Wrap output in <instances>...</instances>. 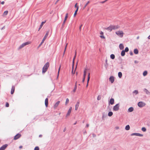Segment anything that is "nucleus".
<instances>
[{
  "instance_id": "nucleus-33",
  "label": "nucleus",
  "mask_w": 150,
  "mask_h": 150,
  "mask_svg": "<svg viewBox=\"0 0 150 150\" xmlns=\"http://www.w3.org/2000/svg\"><path fill=\"white\" fill-rule=\"evenodd\" d=\"M90 73H88V79H87V82L88 83L89 80H90Z\"/></svg>"
},
{
  "instance_id": "nucleus-15",
  "label": "nucleus",
  "mask_w": 150,
  "mask_h": 150,
  "mask_svg": "<svg viewBox=\"0 0 150 150\" xmlns=\"http://www.w3.org/2000/svg\"><path fill=\"white\" fill-rule=\"evenodd\" d=\"M112 27L111 26V25H110L108 27L105 28V29L106 30H107L109 31H111L112 30Z\"/></svg>"
},
{
  "instance_id": "nucleus-61",
  "label": "nucleus",
  "mask_w": 150,
  "mask_h": 150,
  "mask_svg": "<svg viewBox=\"0 0 150 150\" xmlns=\"http://www.w3.org/2000/svg\"><path fill=\"white\" fill-rule=\"evenodd\" d=\"M5 28V26H4L1 28V30H3Z\"/></svg>"
},
{
  "instance_id": "nucleus-48",
  "label": "nucleus",
  "mask_w": 150,
  "mask_h": 150,
  "mask_svg": "<svg viewBox=\"0 0 150 150\" xmlns=\"http://www.w3.org/2000/svg\"><path fill=\"white\" fill-rule=\"evenodd\" d=\"M129 54L131 55H133V53L132 52V51H130L129 52Z\"/></svg>"
},
{
  "instance_id": "nucleus-32",
  "label": "nucleus",
  "mask_w": 150,
  "mask_h": 150,
  "mask_svg": "<svg viewBox=\"0 0 150 150\" xmlns=\"http://www.w3.org/2000/svg\"><path fill=\"white\" fill-rule=\"evenodd\" d=\"M113 115V112L112 111H110L108 113V115L109 117Z\"/></svg>"
},
{
  "instance_id": "nucleus-52",
  "label": "nucleus",
  "mask_w": 150,
  "mask_h": 150,
  "mask_svg": "<svg viewBox=\"0 0 150 150\" xmlns=\"http://www.w3.org/2000/svg\"><path fill=\"white\" fill-rule=\"evenodd\" d=\"M82 26V25H81V26L79 27V29L80 31H81V27Z\"/></svg>"
},
{
  "instance_id": "nucleus-31",
  "label": "nucleus",
  "mask_w": 150,
  "mask_h": 150,
  "mask_svg": "<svg viewBox=\"0 0 150 150\" xmlns=\"http://www.w3.org/2000/svg\"><path fill=\"white\" fill-rule=\"evenodd\" d=\"M110 57L112 59H113L115 58V55L113 54H112L110 55Z\"/></svg>"
},
{
  "instance_id": "nucleus-11",
  "label": "nucleus",
  "mask_w": 150,
  "mask_h": 150,
  "mask_svg": "<svg viewBox=\"0 0 150 150\" xmlns=\"http://www.w3.org/2000/svg\"><path fill=\"white\" fill-rule=\"evenodd\" d=\"M109 80L111 83H113L115 80L114 78L112 76H110L109 78Z\"/></svg>"
},
{
  "instance_id": "nucleus-19",
  "label": "nucleus",
  "mask_w": 150,
  "mask_h": 150,
  "mask_svg": "<svg viewBox=\"0 0 150 150\" xmlns=\"http://www.w3.org/2000/svg\"><path fill=\"white\" fill-rule=\"evenodd\" d=\"M114 102V100L113 98H111L110 99V101L109 102V103H110L111 105H113Z\"/></svg>"
},
{
  "instance_id": "nucleus-14",
  "label": "nucleus",
  "mask_w": 150,
  "mask_h": 150,
  "mask_svg": "<svg viewBox=\"0 0 150 150\" xmlns=\"http://www.w3.org/2000/svg\"><path fill=\"white\" fill-rule=\"evenodd\" d=\"M72 110V107H70L69 108V109L68 112L66 115V117H67L68 116H69L70 115V113H71Z\"/></svg>"
},
{
  "instance_id": "nucleus-17",
  "label": "nucleus",
  "mask_w": 150,
  "mask_h": 150,
  "mask_svg": "<svg viewBox=\"0 0 150 150\" xmlns=\"http://www.w3.org/2000/svg\"><path fill=\"white\" fill-rule=\"evenodd\" d=\"M60 102L59 101H58L54 105V108H56L59 104Z\"/></svg>"
},
{
  "instance_id": "nucleus-55",
  "label": "nucleus",
  "mask_w": 150,
  "mask_h": 150,
  "mask_svg": "<svg viewBox=\"0 0 150 150\" xmlns=\"http://www.w3.org/2000/svg\"><path fill=\"white\" fill-rule=\"evenodd\" d=\"M86 69H85V70L84 71V72H83V74H86Z\"/></svg>"
},
{
  "instance_id": "nucleus-40",
  "label": "nucleus",
  "mask_w": 150,
  "mask_h": 150,
  "mask_svg": "<svg viewBox=\"0 0 150 150\" xmlns=\"http://www.w3.org/2000/svg\"><path fill=\"white\" fill-rule=\"evenodd\" d=\"M90 3V2L89 1H88V2L86 3V4L85 5L84 7L83 8V9H84L86 6H87V5Z\"/></svg>"
},
{
  "instance_id": "nucleus-16",
  "label": "nucleus",
  "mask_w": 150,
  "mask_h": 150,
  "mask_svg": "<svg viewBox=\"0 0 150 150\" xmlns=\"http://www.w3.org/2000/svg\"><path fill=\"white\" fill-rule=\"evenodd\" d=\"M48 104V100L47 98H46L45 100V106L47 107Z\"/></svg>"
},
{
  "instance_id": "nucleus-54",
  "label": "nucleus",
  "mask_w": 150,
  "mask_h": 150,
  "mask_svg": "<svg viewBox=\"0 0 150 150\" xmlns=\"http://www.w3.org/2000/svg\"><path fill=\"white\" fill-rule=\"evenodd\" d=\"M67 44L65 46V49H64V52H65V51L66 50V48H67Z\"/></svg>"
},
{
  "instance_id": "nucleus-58",
  "label": "nucleus",
  "mask_w": 150,
  "mask_h": 150,
  "mask_svg": "<svg viewBox=\"0 0 150 150\" xmlns=\"http://www.w3.org/2000/svg\"><path fill=\"white\" fill-rule=\"evenodd\" d=\"M86 74H83V77H85L86 78Z\"/></svg>"
},
{
  "instance_id": "nucleus-36",
  "label": "nucleus",
  "mask_w": 150,
  "mask_h": 150,
  "mask_svg": "<svg viewBox=\"0 0 150 150\" xmlns=\"http://www.w3.org/2000/svg\"><path fill=\"white\" fill-rule=\"evenodd\" d=\"M133 93H135L136 95H137L138 93V91L137 90H135L133 91Z\"/></svg>"
},
{
  "instance_id": "nucleus-39",
  "label": "nucleus",
  "mask_w": 150,
  "mask_h": 150,
  "mask_svg": "<svg viewBox=\"0 0 150 150\" xmlns=\"http://www.w3.org/2000/svg\"><path fill=\"white\" fill-rule=\"evenodd\" d=\"M142 130L144 132H145L146 131V129L145 127H142Z\"/></svg>"
},
{
  "instance_id": "nucleus-10",
  "label": "nucleus",
  "mask_w": 150,
  "mask_h": 150,
  "mask_svg": "<svg viewBox=\"0 0 150 150\" xmlns=\"http://www.w3.org/2000/svg\"><path fill=\"white\" fill-rule=\"evenodd\" d=\"M80 102L79 100H77V102L75 106V110H77L78 109V108L79 106Z\"/></svg>"
},
{
  "instance_id": "nucleus-50",
  "label": "nucleus",
  "mask_w": 150,
  "mask_h": 150,
  "mask_svg": "<svg viewBox=\"0 0 150 150\" xmlns=\"http://www.w3.org/2000/svg\"><path fill=\"white\" fill-rule=\"evenodd\" d=\"M100 37L102 38H103V39H104L105 38V37L104 36V35H100Z\"/></svg>"
},
{
  "instance_id": "nucleus-59",
  "label": "nucleus",
  "mask_w": 150,
  "mask_h": 150,
  "mask_svg": "<svg viewBox=\"0 0 150 150\" xmlns=\"http://www.w3.org/2000/svg\"><path fill=\"white\" fill-rule=\"evenodd\" d=\"M66 20H64L63 22V24H65V22L66 21Z\"/></svg>"
},
{
  "instance_id": "nucleus-56",
  "label": "nucleus",
  "mask_w": 150,
  "mask_h": 150,
  "mask_svg": "<svg viewBox=\"0 0 150 150\" xmlns=\"http://www.w3.org/2000/svg\"><path fill=\"white\" fill-rule=\"evenodd\" d=\"M100 35H103V32H102V31H101V32H100Z\"/></svg>"
},
{
  "instance_id": "nucleus-62",
  "label": "nucleus",
  "mask_w": 150,
  "mask_h": 150,
  "mask_svg": "<svg viewBox=\"0 0 150 150\" xmlns=\"http://www.w3.org/2000/svg\"><path fill=\"white\" fill-rule=\"evenodd\" d=\"M64 24H63V23L62 24V28L64 27Z\"/></svg>"
},
{
  "instance_id": "nucleus-8",
  "label": "nucleus",
  "mask_w": 150,
  "mask_h": 150,
  "mask_svg": "<svg viewBox=\"0 0 150 150\" xmlns=\"http://www.w3.org/2000/svg\"><path fill=\"white\" fill-rule=\"evenodd\" d=\"M21 135L20 134L18 133L14 137L13 139L15 140L21 137Z\"/></svg>"
},
{
  "instance_id": "nucleus-3",
  "label": "nucleus",
  "mask_w": 150,
  "mask_h": 150,
  "mask_svg": "<svg viewBox=\"0 0 150 150\" xmlns=\"http://www.w3.org/2000/svg\"><path fill=\"white\" fill-rule=\"evenodd\" d=\"M30 43V41H28L25 42H24V43H23L22 44H21V45L18 48V49L20 50L23 47H24L25 46L29 44Z\"/></svg>"
},
{
  "instance_id": "nucleus-63",
  "label": "nucleus",
  "mask_w": 150,
  "mask_h": 150,
  "mask_svg": "<svg viewBox=\"0 0 150 150\" xmlns=\"http://www.w3.org/2000/svg\"><path fill=\"white\" fill-rule=\"evenodd\" d=\"M89 125L88 124H87L86 125V127H88L89 126Z\"/></svg>"
},
{
  "instance_id": "nucleus-21",
  "label": "nucleus",
  "mask_w": 150,
  "mask_h": 150,
  "mask_svg": "<svg viewBox=\"0 0 150 150\" xmlns=\"http://www.w3.org/2000/svg\"><path fill=\"white\" fill-rule=\"evenodd\" d=\"M134 110V108L133 107H131L129 108L128 109V112H131Z\"/></svg>"
},
{
  "instance_id": "nucleus-18",
  "label": "nucleus",
  "mask_w": 150,
  "mask_h": 150,
  "mask_svg": "<svg viewBox=\"0 0 150 150\" xmlns=\"http://www.w3.org/2000/svg\"><path fill=\"white\" fill-rule=\"evenodd\" d=\"M14 91H15V86H12V88H11V94H13L14 93Z\"/></svg>"
},
{
  "instance_id": "nucleus-51",
  "label": "nucleus",
  "mask_w": 150,
  "mask_h": 150,
  "mask_svg": "<svg viewBox=\"0 0 150 150\" xmlns=\"http://www.w3.org/2000/svg\"><path fill=\"white\" fill-rule=\"evenodd\" d=\"M85 78H86L85 77H83V80H82V81L83 83L84 82L85 79Z\"/></svg>"
},
{
  "instance_id": "nucleus-38",
  "label": "nucleus",
  "mask_w": 150,
  "mask_h": 150,
  "mask_svg": "<svg viewBox=\"0 0 150 150\" xmlns=\"http://www.w3.org/2000/svg\"><path fill=\"white\" fill-rule=\"evenodd\" d=\"M77 63H76V68H75V71H74V72L73 71V70H72V71H71V73H72V74H75V70L76 69V67H77Z\"/></svg>"
},
{
  "instance_id": "nucleus-60",
  "label": "nucleus",
  "mask_w": 150,
  "mask_h": 150,
  "mask_svg": "<svg viewBox=\"0 0 150 150\" xmlns=\"http://www.w3.org/2000/svg\"><path fill=\"white\" fill-rule=\"evenodd\" d=\"M66 130V127H65L63 130V132H65Z\"/></svg>"
},
{
  "instance_id": "nucleus-26",
  "label": "nucleus",
  "mask_w": 150,
  "mask_h": 150,
  "mask_svg": "<svg viewBox=\"0 0 150 150\" xmlns=\"http://www.w3.org/2000/svg\"><path fill=\"white\" fill-rule=\"evenodd\" d=\"M130 126L129 125H127L125 126V129L127 130H128L130 129Z\"/></svg>"
},
{
  "instance_id": "nucleus-46",
  "label": "nucleus",
  "mask_w": 150,
  "mask_h": 150,
  "mask_svg": "<svg viewBox=\"0 0 150 150\" xmlns=\"http://www.w3.org/2000/svg\"><path fill=\"white\" fill-rule=\"evenodd\" d=\"M6 106L7 107H8L9 106V104L7 102L6 103Z\"/></svg>"
},
{
  "instance_id": "nucleus-1",
  "label": "nucleus",
  "mask_w": 150,
  "mask_h": 150,
  "mask_svg": "<svg viewBox=\"0 0 150 150\" xmlns=\"http://www.w3.org/2000/svg\"><path fill=\"white\" fill-rule=\"evenodd\" d=\"M50 65V64L49 62H47L44 65L42 70V73H44L47 71L48 68Z\"/></svg>"
},
{
  "instance_id": "nucleus-20",
  "label": "nucleus",
  "mask_w": 150,
  "mask_h": 150,
  "mask_svg": "<svg viewBox=\"0 0 150 150\" xmlns=\"http://www.w3.org/2000/svg\"><path fill=\"white\" fill-rule=\"evenodd\" d=\"M108 64L107 63V60L106 59L105 61V67L106 70L107 69L108 67Z\"/></svg>"
},
{
  "instance_id": "nucleus-53",
  "label": "nucleus",
  "mask_w": 150,
  "mask_h": 150,
  "mask_svg": "<svg viewBox=\"0 0 150 150\" xmlns=\"http://www.w3.org/2000/svg\"><path fill=\"white\" fill-rule=\"evenodd\" d=\"M74 64H73V63H72V70H73L74 69Z\"/></svg>"
},
{
  "instance_id": "nucleus-43",
  "label": "nucleus",
  "mask_w": 150,
  "mask_h": 150,
  "mask_svg": "<svg viewBox=\"0 0 150 150\" xmlns=\"http://www.w3.org/2000/svg\"><path fill=\"white\" fill-rule=\"evenodd\" d=\"M68 13H67L66 14V16L65 17V18H64V20H67V18H68Z\"/></svg>"
},
{
  "instance_id": "nucleus-42",
  "label": "nucleus",
  "mask_w": 150,
  "mask_h": 150,
  "mask_svg": "<svg viewBox=\"0 0 150 150\" xmlns=\"http://www.w3.org/2000/svg\"><path fill=\"white\" fill-rule=\"evenodd\" d=\"M69 102V99L67 98L66 99V101L65 102V105H66Z\"/></svg>"
},
{
  "instance_id": "nucleus-4",
  "label": "nucleus",
  "mask_w": 150,
  "mask_h": 150,
  "mask_svg": "<svg viewBox=\"0 0 150 150\" xmlns=\"http://www.w3.org/2000/svg\"><path fill=\"white\" fill-rule=\"evenodd\" d=\"M116 34L119 36L121 38L123 37V32L122 31H118L115 32Z\"/></svg>"
},
{
  "instance_id": "nucleus-22",
  "label": "nucleus",
  "mask_w": 150,
  "mask_h": 150,
  "mask_svg": "<svg viewBox=\"0 0 150 150\" xmlns=\"http://www.w3.org/2000/svg\"><path fill=\"white\" fill-rule=\"evenodd\" d=\"M119 48L120 50H122L124 49V45L122 44H120L119 46Z\"/></svg>"
},
{
  "instance_id": "nucleus-35",
  "label": "nucleus",
  "mask_w": 150,
  "mask_h": 150,
  "mask_svg": "<svg viewBox=\"0 0 150 150\" xmlns=\"http://www.w3.org/2000/svg\"><path fill=\"white\" fill-rule=\"evenodd\" d=\"M45 22H46V21H42L41 23V24H40V27L42 28V26L44 24Z\"/></svg>"
},
{
  "instance_id": "nucleus-2",
  "label": "nucleus",
  "mask_w": 150,
  "mask_h": 150,
  "mask_svg": "<svg viewBox=\"0 0 150 150\" xmlns=\"http://www.w3.org/2000/svg\"><path fill=\"white\" fill-rule=\"evenodd\" d=\"M49 33V31H47L45 35V36H44L43 38L42 42L40 43L39 44L38 47H40L42 44V43L44 42V41L46 39L47 36H48Z\"/></svg>"
},
{
  "instance_id": "nucleus-28",
  "label": "nucleus",
  "mask_w": 150,
  "mask_h": 150,
  "mask_svg": "<svg viewBox=\"0 0 150 150\" xmlns=\"http://www.w3.org/2000/svg\"><path fill=\"white\" fill-rule=\"evenodd\" d=\"M125 52L124 50H122V51L121 52V55L122 56H124L125 55Z\"/></svg>"
},
{
  "instance_id": "nucleus-34",
  "label": "nucleus",
  "mask_w": 150,
  "mask_h": 150,
  "mask_svg": "<svg viewBox=\"0 0 150 150\" xmlns=\"http://www.w3.org/2000/svg\"><path fill=\"white\" fill-rule=\"evenodd\" d=\"M147 74V71H144L143 73V75L144 76H146V75Z\"/></svg>"
},
{
  "instance_id": "nucleus-41",
  "label": "nucleus",
  "mask_w": 150,
  "mask_h": 150,
  "mask_svg": "<svg viewBox=\"0 0 150 150\" xmlns=\"http://www.w3.org/2000/svg\"><path fill=\"white\" fill-rule=\"evenodd\" d=\"M60 68H61V66H60V67H59V69H58V75H57V78H58V76H59V72Z\"/></svg>"
},
{
  "instance_id": "nucleus-12",
  "label": "nucleus",
  "mask_w": 150,
  "mask_h": 150,
  "mask_svg": "<svg viewBox=\"0 0 150 150\" xmlns=\"http://www.w3.org/2000/svg\"><path fill=\"white\" fill-rule=\"evenodd\" d=\"M111 25V26L112 27V30H116L119 28H120V26L118 25Z\"/></svg>"
},
{
  "instance_id": "nucleus-49",
  "label": "nucleus",
  "mask_w": 150,
  "mask_h": 150,
  "mask_svg": "<svg viewBox=\"0 0 150 150\" xmlns=\"http://www.w3.org/2000/svg\"><path fill=\"white\" fill-rule=\"evenodd\" d=\"M77 3L75 5L74 7L75 8H76V9L77 8V7L79 8V6H77Z\"/></svg>"
},
{
  "instance_id": "nucleus-9",
  "label": "nucleus",
  "mask_w": 150,
  "mask_h": 150,
  "mask_svg": "<svg viewBox=\"0 0 150 150\" xmlns=\"http://www.w3.org/2000/svg\"><path fill=\"white\" fill-rule=\"evenodd\" d=\"M8 146V145L7 144H5L3 145L0 148V150H4Z\"/></svg>"
},
{
  "instance_id": "nucleus-57",
  "label": "nucleus",
  "mask_w": 150,
  "mask_h": 150,
  "mask_svg": "<svg viewBox=\"0 0 150 150\" xmlns=\"http://www.w3.org/2000/svg\"><path fill=\"white\" fill-rule=\"evenodd\" d=\"M1 4H4V1H2L1 2Z\"/></svg>"
},
{
  "instance_id": "nucleus-7",
  "label": "nucleus",
  "mask_w": 150,
  "mask_h": 150,
  "mask_svg": "<svg viewBox=\"0 0 150 150\" xmlns=\"http://www.w3.org/2000/svg\"><path fill=\"white\" fill-rule=\"evenodd\" d=\"M131 136H133V135H136L137 136H139V137H142L143 136V135L142 134L139 133H133L131 134Z\"/></svg>"
},
{
  "instance_id": "nucleus-30",
  "label": "nucleus",
  "mask_w": 150,
  "mask_h": 150,
  "mask_svg": "<svg viewBox=\"0 0 150 150\" xmlns=\"http://www.w3.org/2000/svg\"><path fill=\"white\" fill-rule=\"evenodd\" d=\"M78 10V8L77 7V8L75 11L74 13V17H75L76 16V14L77 13V12Z\"/></svg>"
},
{
  "instance_id": "nucleus-5",
  "label": "nucleus",
  "mask_w": 150,
  "mask_h": 150,
  "mask_svg": "<svg viewBox=\"0 0 150 150\" xmlns=\"http://www.w3.org/2000/svg\"><path fill=\"white\" fill-rule=\"evenodd\" d=\"M120 104L119 103L116 104L114 106L113 108V110L117 111L119 109Z\"/></svg>"
},
{
  "instance_id": "nucleus-25",
  "label": "nucleus",
  "mask_w": 150,
  "mask_h": 150,
  "mask_svg": "<svg viewBox=\"0 0 150 150\" xmlns=\"http://www.w3.org/2000/svg\"><path fill=\"white\" fill-rule=\"evenodd\" d=\"M76 51H75V55H74V57L73 60V63H73V64H74V60L76 58Z\"/></svg>"
},
{
  "instance_id": "nucleus-37",
  "label": "nucleus",
  "mask_w": 150,
  "mask_h": 150,
  "mask_svg": "<svg viewBox=\"0 0 150 150\" xmlns=\"http://www.w3.org/2000/svg\"><path fill=\"white\" fill-rule=\"evenodd\" d=\"M129 49L128 47H126L125 48V50H124L125 52H128L129 51Z\"/></svg>"
},
{
  "instance_id": "nucleus-44",
  "label": "nucleus",
  "mask_w": 150,
  "mask_h": 150,
  "mask_svg": "<svg viewBox=\"0 0 150 150\" xmlns=\"http://www.w3.org/2000/svg\"><path fill=\"white\" fill-rule=\"evenodd\" d=\"M39 150V147L37 146H36L34 149V150Z\"/></svg>"
},
{
  "instance_id": "nucleus-13",
  "label": "nucleus",
  "mask_w": 150,
  "mask_h": 150,
  "mask_svg": "<svg viewBox=\"0 0 150 150\" xmlns=\"http://www.w3.org/2000/svg\"><path fill=\"white\" fill-rule=\"evenodd\" d=\"M143 91L146 94L150 96V92L147 89L145 88L144 89Z\"/></svg>"
},
{
  "instance_id": "nucleus-6",
  "label": "nucleus",
  "mask_w": 150,
  "mask_h": 150,
  "mask_svg": "<svg viewBox=\"0 0 150 150\" xmlns=\"http://www.w3.org/2000/svg\"><path fill=\"white\" fill-rule=\"evenodd\" d=\"M137 105L139 107L142 108L146 104L142 101H140L138 103Z\"/></svg>"
},
{
  "instance_id": "nucleus-47",
  "label": "nucleus",
  "mask_w": 150,
  "mask_h": 150,
  "mask_svg": "<svg viewBox=\"0 0 150 150\" xmlns=\"http://www.w3.org/2000/svg\"><path fill=\"white\" fill-rule=\"evenodd\" d=\"M108 0H105L104 1L101 2L100 3H101L102 4H103V3H105V2L106 1H108Z\"/></svg>"
},
{
  "instance_id": "nucleus-24",
  "label": "nucleus",
  "mask_w": 150,
  "mask_h": 150,
  "mask_svg": "<svg viewBox=\"0 0 150 150\" xmlns=\"http://www.w3.org/2000/svg\"><path fill=\"white\" fill-rule=\"evenodd\" d=\"M77 82L76 81L75 82L74 88V89L73 90V91L74 92H75V91H76V89L77 87Z\"/></svg>"
},
{
  "instance_id": "nucleus-64",
  "label": "nucleus",
  "mask_w": 150,
  "mask_h": 150,
  "mask_svg": "<svg viewBox=\"0 0 150 150\" xmlns=\"http://www.w3.org/2000/svg\"><path fill=\"white\" fill-rule=\"evenodd\" d=\"M134 63H138V61H137L136 60H135V61H134Z\"/></svg>"
},
{
  "instance_id": "nucleus-29",
  "label": "nucleus",
  "mask_w": 150,
  "mask_h": 150,
  "mask_svg": "<svg viewBox=\"0 0 150 150\" xmlns=\"http://www.w3.org/2000/svg\"><path fill=\"white\" fill-rule=\"evenodd\" d=\"M8 11H5L3 13V16H6L8 13Z\"/></svg>"
},
{
  "instance_id": "nucleus-27",
  "label": "nucleus",
  "mask_w": 150,
  "mask_h": 150,
  "mask_svg": "<svg viewBox=\"0 0 150 150\" xmlns=\"http://www.w3.org/2000/svg\"><path fill=\"white\" fill-rule=\"evenodd\" d=\"M118 76L119 78H121L122 76V74L121 72H119L118 73Z\"/></svg>"
},
{
  "instance_id": "nucleus-45",
  "label": "nucleus",
  "mask_w": 150,
  "mask_h": 150,
  "mask_svg": "<svg viewBox=\"0 0 150 150\" xmlns=\"http://www.w3.org/2000/svg\"><path fill=\"white\" fill-rule=\"evenodd\" d=\"M101 96L100 95H99L97 97V100H100L101 99Z\"/></svg>"
},
{
  "instance_id": "nucleus-23",
  "label": "nucleus",
  "mask_w": 150,
  "mask_h": 150,
  "mask_svg": "<svg viewBox=\"0 0 150 150\" xmlns=\"http://www.w3.org/2000/svg\"><path fill=\"white\" fill-rule=\"evenodd\" d=\"M134 53L135 54H138L139 51L137 49H135L134 50Z\"/></svg>"
}]
</instances>
